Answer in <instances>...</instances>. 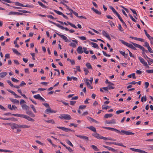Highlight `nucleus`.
I'll return each mask as SVG.
<instances>
[{"mask_svg": "<svg viewBox=\"0 0 153 153\" xmlns=\"http://www.w3.org/2000/svg\"><path fill=\"white\" fill-rule=\"evenodd\" d=\"M90 44L92 45H93L92 47L95 48H96L97 49H98L99 48L98 45L96 43L92 42H90Z\"/></svg>", "mask_w": 153, "mask_h": 153, "instance_id": "25", "label": "nucleus"}, {"mask_svg": "<svg viewBox=\"0 0 153 153\" xmlns=\"http://www.w3.org/2000/svg\"><path fill=\"white\" fill-rule=\"evenodd\" d=\"M83 70H84V71L85 72V75H87L88 73L89 72L88 70L86 68H83Z\"/></svg>", "mask_w": 153, "mask_h": 153, "instance_id": "43", "label": "nucleus"}, {"mask_svg": "<svg viewBox=\"0 0 153 153\" xmlns=\"http://www.w3.org/2000/svg\"><path fill=\"white\" fill-rule=\"evenodd\" d=\"M30 107L33 110V111L34 113H36V111L35 108L34 106L33 105H30Z\"/></svg>", "mask_w": 153, "mask_h": 153, "instance_id": "51", "label": "nucleus"}, {"mask_svg": "<svg viewBox=\"0 0 153 153\" xmlns=\"http://www.w3.org/2000/svg\"><path fill=\"white\" fill-rule=\"evenodd\" d=\"M54 11L57 14L59 15H62V14H63V13L59 11H58V10H54Z\"/></svg>", "mask_w": 153, "mask_h": 153, "instance_id": "40", "label": "nucleus"}, {"mask_svg": "<svg viewBox=\"0 0 153 153\" xmlns=\"http://www.w3.org/2000/svg\"><path fill=\"white\" fill-rule=\"evenodd\" d=\"M119 52L123 56H128V54H125V52H123L122 51H120Z\"/></svg>", "mask_w": 153, "mask_h": 153, "instance_id": "48", "label": "nucleus"}, {"mask_svg": "<svg viewBox=\"0 0 153 153\" xmlns=\"http://www.w3.org/2000/svg\"><path fill=\"white\" fill-rule=\"evenodd\" d=\"M59 118L61 119H65L68 120H70L71 119V118L70 115L68 114H61L59 116Z\"/></svg>", "mask_w": 153, "mask_h": 153, "instance_id": "5", "label": "nucleus"}, {"mask_svg": "<svg viewBox=\"0 0 153 153\" xmlns=\"http://www.w3.org/2000/svg\"><path fill=\"white\" fill-rule=\"evenodd\" d=\"M138 59L140 62L145 66H148L147 63L145 61L143 58L140 56L138 57Z\"/></svg>", "mask_w": 153, "mask_h": 153, "instance_id": "10", "label": "nucleus"}, {"mask_svg": "<svg viewBox=\"0 0 153 153\" xmlns=\"http://www.w3.org/2000/svg\"><path fill=\"white\" fill-rule=\"evenodd\" d=\"M87 118L88 120H89L91 122H94V121H95L94 119H93V118H91L90 117H87Z\"/></svg>", "mask_w": 153, "mask_h": 153, "instance_id": "52", "label": "nucleus"}, {"mask_svg": "<svg viewBox=\"0 0 153 153\" xmlns=\"http://www.w3.org/2000/svg\"><path fill=\"white\" fill-rule=\"evenodd\" d=\"M71 12L70 13H67V14H70V16L71 18L73 17V16L72 15V13H73V12H74L75 11H74L73 10L71 9H70V10H69Z\"/></svg>", "mask_w": 153, "mask_h": 153, "instance_id": "41", "label": "nucleus"}, {"mask_svg": "<svg viewBox=\"0 0 153 153\" xmlns=\"http://www.w3.org/2000/svg\"><path fill=\"white\" fill-rule=\"evenodd\" d=\"M112 131H114L117 133H120L122 135L123 134L127 135H134V133L131 132L126 131L125 130H121L120 131L118 130L113 128Z\"/></svg>", "mask_w": 153, "mask_h": 153, "instance_id": "3", "label": "nucleus"}, {"mask_svg": "<svg viewBox=\"0 0 153 153\" xmlns=\"http://www.w3.org/2000/svg\"><path fill=\"white\" fill-rule=\"evenodd\" d=\"M144 46L147 48L148 51L149 52L153 53V50L150 47L149 44L147 42H145Z\"/></svg>", "mask_w": 153, "mask_h": 153, "instance_id": "6", "label": "nucleus"}, {"mask_svg": "<svg viewBox=\"0 0 153 153\" xmlns=\"http://www.w3.org/2000/svg\"><path fill=\"white\" fill-rule=\"evenodd\" d=\"M12 80L14 82H19V80H17L13 77L11 78Z\"/></svg>", "mask_w": 153, "mask_h": 153, "instance_id": "55", "label": "nucleus"}, {"mask_svg": "<svg viewBox=\"0 0 153 153\" xmlns=\"http://www.w3.org/2000/svg\"><path fill=\"white\" fill-rule=\"evenodd\" d=\"M15 5L18 6H22V7H31V6L29 5V4H27L26 5H23V4H21L20 3H19V2H16L15 3Z\"/></svg>", "mask_w": 153, "mask_h": 153, "instance_id": "13", "label": "nucleus"}, {"mask_svg": "<svg viewBox=\"0 0 153 153\" xmlns=\"http://www.w3.org/2000/svg\"><path fill=\"white\" fill-rule=\"evenodd\" d=\"M40 97V95L39 94L35 95L33 96V97L36 99L39 100Z\"/></svg>", "mask_w": 153, "mask_h": 153, "instance_id": "42", "label": "nucleus"}, {"mask_svg": "<svg viewBox=\"0 0 153 153\" xmlns=\"http://www.w3.org/2000/svg\"><path fill=\"white\" fill-rule=\"evenodd\" d=\"M144 31L145 32V34L146 36L150 40H153V37H151L147 33L146 30H144Z\"/></svg>", "mask_w": 153, "mask_h": 153, "instance_id": "20", "label": "nucleus"}, {"mask_svg": "<svg viewBox=\"0 0 153 153\" xmlns=\"http://www.w3.org/2000/svg\"><path fill=\"white\" fill-rule=\"evenodd\" d=\"M102 34L104 36L107 38L108 40H111V38L109 36V34H108L104 30H103L102 31Z\"/></svg>", "mask_w": 153, "mask_h": 153, "instance_id": "16", "label": "nucleus"}, {"mask_svg": "<svg viewBox=\"0 0 153 153\" xmlns=\"http://www.w3.org/2000/svg\"><path fill=\"white\" fill-rule=\"evenodd\" d=\"M57 128L60 129H61L63 131H64L65 132H67L69 131H72V130L69 128H65L63 127L57 126Z\"/></svg>", "mask_w": 153, "mask_h": 153, "instance_id": "12", "label": "nucleus"}, {"mask_svg": "<svg viewBox=\"0 0 153 153\" xmlns=\"http://www.w3.org/2000/svg\"><path fill=\"white\" fill-rule=\"evenodd\" d=\"M106 123L107 124H111L116 123L115 120L114 119H112L111 120L106 122Z\"/></svg>", "mask_w": 153, "mask_h": 153, "instance_id": "21", "label": "nucleus"}, {"mask_svg": "<svg viewBox=\"0 0 153 153\" xmlns=\"http://www.w3.org/2000/svg\"><path fill=\"white\" fill-rule=\"evenodd\" d=\"M114 84L112 83H109V84L108 85V87L109 89H113L114 88Z\"/></svg>", "mask_w": 153, "mask_h": 153, "instance_id": "24", "label": "nucleus"}, {"mask_svg": "<svg viewBox=\"0 0 153 153\" xmlns=\"http://www.w3.org/2000/svg\"><path fill=\"white\" fill-rule=\"evenodd\" d=\"M25 85H26V83L24 81H22L20 85V86H23Z\"/></svg>", "mask_w": 153, "mask_h": 153, "instance_id": "56", "label": "nucleus"}, {"mask_svg": "<svg viewBox=\"0 0 153 153\" xmlns=\"http://www.w3.org/2000/svg\"><path fill=\"white\" fill-rule=\"evenodd\" d=\"M82 49L83 48L79 46L77 49V53L79 54L82 53L83 52Z\"/></svg>", "mask_w": 153, "mask_h": 153, "instance_id": "18", "label": "nucleus"}, {"mask_svg": "<svg viewBox=\"0 0 153 153\" xmlns=\"http://www.w3.org/2000/svg\"><path fill=\"white\" fill-rule=\"evenodd\" d=\"M112 131H114L117 133H120L122 135L123 134L127 135H134V133L131 132L126 131L125 130H121L120 131L118 130L113 128Z\"/></svg>", "mask_w": 153, "mask_h": 153, "instance_id": "2", "label": "nucleus"}, {"mask_svg": "<svg viewBox=\"0 0 153 153\" xmlns=\"http://www.w3.org/2000/svg\"><path fill=\"white\" fill-rule=\"evenodd\" d=\"M108 149L109 150L111 151H112L113 152H115L116 151V150L115 149H113V148L110 147H109V146L108 147Z\"/></svg>", "mask_w": 153, "mask_h": 153, "instance_id": "54", "label": "nucleus"}, {"mask_svg": "<svg viewBox=\"0 0 153 153\" xmlns=\"http://www.w3.org/2000/svg\"><path fill=\"white\" fill-rule=\"evenodd\" d=\"M45 112L47 114H49L50 113H55L56 112V111H55L51 110V108L49 107L45 110Z\"/></svg>", "mask_w": 153, "mask_h": 153, "instance_id": "14", "label": "nucleus"}, {"mask_svg": "<svg viewBox=\"0 0 153 153\" xmlns=\"http://www.w3.org/2000/svg\"><path fill=\"white\" fill-rule=\"evenodd\" d=\"M17 128V124L15 123H13L12 125L11 128L13 129Z\"/></svg>", "mask_w": 153, "mask_h": 153, "instance_id": "35", "label": "nucleus"}, {"mask_svg": "<svg viewBox=\"0 0 153 153\" xmlns=\"http://www.w3.org/2000/svg\"><path fill=\"white\" fill-rule=\"evenodd\" d=\"M146 71L149 74L153 73V69L146 70Z\"/></svg>", "mask_w": 153, "mask_h": 153, "instance_id": "53", "label": "nucleus"}, {"mask_svg": "<svg viewBox=\"0 0 153 153\" xmlns=\"http://www.w3.org/2000/svg\"><path fill=\"white\" fill-rule=\"evenodd\" d=\"M32 112L30 110V108H29L27 109H26V113L27 114L29 115L31 114Z\"/></svg>", "mask_w": 153, "mask_h": 153, "instance_id": "37", "label": "nucleus"}, {"mask_svg": "<svg viewBox=\"0 0 153 153\" xmlns=\"http://www.w3.org/2000/svg\"><path fill=\"white\" fill-rule=\"evenodd\" d=\"M66 149H67L68 150V151L70 152H73V150L70 147H68L66 146Z\"/></svg>", "mask_w": 153, "mask_h": 153, "instance_id": "57", "label": "nucleus"}, {"mask_svg": "<svg viewBox=\"0 0 153 153\" xmlns=\"http://www.w3.org/2000/svg\"><path fill=\"white\" fill-rule=\"evenodd\" d=\"M45 121L46 122L51 123L52 124H54L55 123V122L53 120H45Z\"/></svg>", "mask_w": 153, "mask_h": 153, "instance_id": "30", "label": "nucleus"}, {"mask_svg": "<svg viewBox=\"0 0 153 153\" xmlns=\"http://www.w3.org/2000/svg\"><path fill=\"white\" fill-rule=\"evenodd\" d=\"M76 68L77 71L79 72H80L81 71L80 67L79 66H76Z\"/></svg>", "mask_w": 153, "mask_h": 153, "instance_id": "61", "label": "nucleus"}, {"mask_svg": "<svg viewBox=\"0 0 153 153\" xmlns=\"http://www.w3.org/2000/svg\"><path fill=\"white\" fill-rule=\"evenodd\" d=\"M38 3L42 7L46 8V7L40 1H38Z\"/></svg>", "mask_w": 153, "mask_h": 153, "instance_id": "46", "label": "nucleus"}, {"mask_svg": "<svg viewBox=\"0 0 153 153\" xmlns=\"http://www.w3.org/2000/svg\"><path fill=\"white\" fill-rule=\"evenodd\" d=\"M84 79V81L86 83L87 86H91V85L89 83V82H90L89 80L87 79Z\"/></svg>", "mask_w": 153, "mask_h": 153, "instance_id": "31", "label": "nucleus"}, {"mask_svg": "<svg viewBox=\"0 0 153 153\" xmlns=\"http://www.w3.org/2000/svg\"><path fill=\"white\" fill-rule=\"evenodd\" d=\"M12 50L13 52L16 55H20L21 54L20 53H19L16 49L15 48H13Z\"/></svg>", "mask_w": 153, "mask_h": 153, "instance_id": "32", "label": "nucleus"}, {"mask_svg": "<svg viewBox=\"0 0 153 153\" xmlns=\"http://www.w3.org/2000/svg\"><path fill=\"white\" fill-rule=\"evenodd\" d=\"M110 107L108 105H103L102 106V109H105L106 110L108 108H110Z\"/></svg>", "mask_w": 153, "mask_h": 153, "instance_id": "34", "label": "nucleus"}, {"mask_svg": "<svg viewBox=\"0 0 153 153\" xmlns=\"http://www.w3.org/2000/svg\"><path fill=\"white\" fill-rule=\"evenodd\" d=\"M130 10L132 12L133 14H135L136 16H137V14L135 10L130 8Z\"/></svg>", "mask_w": 153, "mask_h": 153, "instance_id": "58", "label": "nucleus"}, {"mask_svg": "<svg viewBox=\"0 0 153 153\" xmlns=\"http://www.w3.org/2000/svg\"><path fill=\"white\" fill-rule=\"evenodd\" d=\"M149 85V83L148 82H145V88H147Z\"/></svg>", "mask_w": 153, "mask_h": 153, "instance_id": "63", "label": "nucleus"}, {"mask_svg": "<svg viewBox=\"0 0 153 153\" xmlns=\"http://www.w3.org/2000/svg\"><path fill=\"white\" fill-rule=\"evenodd\" d=\"M103 140H110L114 141L116 140L115 139H113V138H111V137H104Z\"/></svg>", "mask_w": 153, "mask_h": 153, "instance_id": "33", "label": "nucleus"}, {"mask_svg": "<svg viewBox=\"0 0 153 153\" xmlns=\"http://www.w3.org/2000/svg\"><path fill=\"white\" fill-rule=\"evenodd\" d=\"M148 62L149 65H151L152 63H153V59L149 58L147 60Z\"/></svg>", "mask_w": 153, "mask_h": 153, "instance_id": "39", "label": "nucleus"}, {"mask_svg": "<svg viewBox=\"0 0 153 153\" xmlns=\"http://www.w3.org/2000/svg\"><path fill=\"white\" fill-rule=\"evenodd\" d=\"M30 127V126L25 125H18L17 128H25Z\"/></svg>", "mask_w": 153, "mask_h": 153, "instance_id": "15", "label": "nucleus"}, {"mask_svg": "<svg viewBox=\"0 0 153 153\" xmlns=\"http://www.w3.org/2000/svg\"><path fill=\"white\" fill-rule=\"evenodd\" d=\"M131 43L133 44L135 47H136L140 49L141 50L143 51L142 54H143L144 58L146 59V58H147L148 59L149 58V57H148L147 55L145 53V52L146 53L148 52V51L147 50H145L144 48L141 45L137 44L131 42Z\"/></svg>", "mask_w": 153, "mask_h": 153, "instance_id": "1", "label": "nucleus"}, {"mask_svg": "<svg viewBox=\"0 0 153 153\" xmlns=\"http://www.w3.org/2000/svg\"><path fill=\"white\" fill-rule=\"evenodd\" d=\"M129 16L130 17L131 19L133 21L136 22V20L133 18V16L130 14L129 15Z\"/></svg>", "mask_w": 153, "mask_h": 153, "instance_id": "62", "label": "nucleus"}, {"mask_svg": "<svg viewBox=\"0 0 153 153\" xmlns=\"http://www.w3.org/2000/svg\"><path fill=\"white\" fill-rule=\"evenodd\" d=\"M9 99L14 104H19V101L16 99H13L12 98H10Z\"/></svg>", "mask_w": 153, "mask_h": 153, "instance_id": "19", "label": "nucleus"}, {"mask_svg": "<svg viewBox=\"0 0 153 153\" xmlns=\"http://www.w3.org/2000/svg\"><path fill=\"white\" fill-rule=\"evenodd\" d=\"M21 106L22 107V108L23 109H27V108H29V107L28 106H27V105H26L25 104H22L21 105Z\"/></svg>", "mask_w": 153, "mask_h": 153, "instance_id": "28", "label": "nucleus"}, {"mask_svg": "<svg viewBox=\"0 0 153 153\" xmlns=\"http://www.w3.org/2000/svg\"><path fill=\"white\" fill-rule=\"evenodd\" d=\"M7 74L6 72H2L0 73V76L2 78L4 77Z\"/></svg>", "mask_w": 153, "mask_h": 153, "instance_id": "26", "label": "nucleus"}, {"mask_svg": "<svg viewBox=\"0 0 153 153\" xmlns=\"http://www.w3.org/2000/svg\"><path fill=\"white\" fill-rule=\"evenodd\" d=\"M86 66L89 69H92V67L90 63L89 62H87L86 64Z\"/></svg>", "mask_w": 153, "mask_h": 153, "instance_id": "27", "label": "nucleus"}, {"mask_svg": "<svg viewBox=\"0 0 153 153\" xmlns=\"http://www.w3.org/2000/svg\"><path fill=\"white\" fill-rule=\"evenodd\" d=\"M86 107V106L85 105H80L79 107V108L80 109H83Z\"/></svg>", "mask_w": 153, "mask_h": 153, "instance_id": "60", "label": "nucleus"}, {"mask_svg": "<svg viewBox=\"0 0 153 153\" xmlns=\"http://www.w3.org/2000/svg\"><path fill=\"white\" fill-rule=\"evenodd\" d=\"M91 147L95 151H98L99 150V149L97 148V147L95 146L92 145L91 146Z\"/></svg>", "mask_w": 153, "mask_h": 153, "instance_id": "36", "label": "nucleus"}, {"mask_svg": "<svg viewBox=\"0 0 153 153\" xmlns=\"http://www.w3.org/2000/svg\"><path fill=\"white\" fill-rule=\"evenodd\" d=\"M71 41L73 42H71L70 44L69 45L73 48H75L76 47V45L78 44L77 41L76 39L72 40Z\"/></svg>", "mask_w": 153, "mask_h": 153, "instance_id": "8", "label": "nucleus"}, {"mask_svg": "<svg viewBox=\"0 0 153 153\" xmlns=\"http://www.w3.org/2000/svg\"><path fill=\"white\" fill-rule=\"evenodd\" d=\"M56 34L59 36H60L61 38H62L64 40H65V42H70L71 41L69 40L66 36L63 35L59 34V33H56Z\"/></svg>", "mask_w": 153, "mask_h": 153, "instance_id": "9", "label": "nucleus"}, {"mask_svg": "<svg viewBox=\"0 0 153 153\" xmlns=\"http://www.w3.org/2000/svg\"><path fill=\"white\" fill-rule=\"evenodd\" d=\"M76 136L77 137H79L83 139H85L86 140H88V138L86 136L81 135H76Z\"/></svg>", "mask_w": 153, "mask_h": 153, "instance_id": "17", "label": "nucleus"}, {"mask_svg": "<svg viewBox=\"0 0 153 153\" xmlns=\"http://www.w3.org/2000/svg\"><path fill=\"white\" fill-rule=\"evenodd\" d=\"M7 82L8 83V84L11 86L13 87L14 86L13 84L11 82L10 80H7Z\"/></svg>", "mask_w": 153, "mask_h": 153, "instance_id": "59", "label": "nucleus"}, {"mask_svg": "<svg viewBox=\"0 0 153 153\" xmlns=\"http://www.w3.org/2000/svg\"><path fill=\"white\" fill-rule=\"evenodd\" d=\"M92 135L93 136H94L97 139H102L103 140L104 137L101 136L98 133H93L92 134Z\"/></svg>", "mask_w": 153, "mask_h": 153, "instance_id": "11", "label": "nucleus"}, {"mask_svg": "<svg viewBox=\"0 0 153 153\" xmlns=\"http://www.w3.org/2000/svg\"><path fill=\"white\" fill-rule=\"evenodd\" d=\"M86 128L90 129L91 130L94 131L95 133L96 132V128L93 126H91L89 127H87Z\"/></svg>", "mask_w": 153, "mask_h": 153, "instance_id": "22", "label": "nucleus"}, {"mask_svg": "<svg viewBox=\"0 0 153 153\" xmlns=\"http://www.w3.org/2000/svg\"><path fill=\"white\" fill-rule=\"evenodd\" d=\"M130 149L131 150H132V151L136 152L141 153H147V152H146L145 151L140 149H135L134 148H130Z\"/></svg>", "mask_w": 153, "mask_h": 153, "instance_id": "7", "label": "nucleus"}, {"mask_svg": "<svg viewBox=\"0 0 153 153\" xmlns=\"http://www.w3.org/2000/svg\"><path fill=\"white\" fill-rule=\"evenodd\" d=\"M67 23L68 24L70 25L71 27H73L74 28H75V29H77V27L75 25H74V24H72V23H71L70 22H67Z\"/></svg>", "mask_w": 153, "mask_h": 153, "instance_id": "38", "label": "nucleus"}, {"mask_svg": "<svg viewBox=\"0 0 153 153\" xmlns=\"http://www.w3.org/2000/svg\"><path fill=\"white\" fill-rule=\"evenodd\" d=\"M120 41L123 44L125 45L126 46L131 48L132 49L134 50H136V48H135V47L133 44L132 45L131 44H129L125 42L123 40L121 39H120Z\"/></svg>", "mask_w": 153, "mask_h": 153, "instance_id": "4", "label": "nucleus"}, {"mask_svg": "<svg viewBox=\"0 0 153 153\" xmlns=\"http://www.w3.org/2000/svg\"><path fill=\"white\" fill-rule=\"evenodd\" d=\"M91 9L95 13L97 14L100 15L101 14V13L100 11H98L97 9H95L94 7L92 8Z\"/></svg>", "mask_w": 153, "mask_h": 153, "instance_id": "23", "label": "nucleus"}, {"mask_svg": "<svg viewBox=\"0 0 153 153\" xmlns=\"http://www.w3.org/2000/svg\"><path fill=\"white\" fill-rule=\"evenodd\" d=\"M109 7L110 9L112 10L114 14H115L117 12L114 8H113L112 6H110Z\"/></svg>", "mask_w": 153, "mask_h": 153, "instance_id": "44", "label": "nucleus"}, {"mask_svg": "<svg viewBox=\"0 0 153 153\" xmlns=\"http://www.w3.org/2000/svg\"><path fill=\"white\" fill-rule=\"evenodd\" d=\"M108 22L110 23V25L112 26H114L115 25L114 23H113L110 20H109L108 21Z\"/></svg>", "mask_w": 153, "mask_h": 153, "instance_id": "64", "label": "nucleus"}, {"mask_svg": "<svg viewBox=\"0 0 153 153\" xmlns=\"http://www.w3.org/2000/svg\"><path fill=\"white\" fill-rule=\"evenodd\" d=\"M78 37L80 39L82 40H85L86 39V38L84 36H78Z\"/></svg>", "mask_w": 153, "mask_h": 153, "instance_id": "50", "label": "nucleus"}, {"mask_svg": "<svg viewBox=\"0 0 153 153\" xmlns=\"http://www.w3.org/2000/svg\"><path fill=\"white\" fill-rule=\"evenodd\" d=\"M26 119L29 121L32 122H34V120L32 118H31L30 117L28 116Z\"/></svg>", "mask_w": 153, "mask_h": 153, "instance_id": "47", "label": "nucleus"}, {"mask_svg": "<svg viewBox=\"0 0 153 153\" xmlns=\"http://www.w3.org/2000/svg\"><path fill=\"white\" fill-rule=\"evenodd\" d=\"M124 111V110H119L117 111L116 112V113L117 114H119L120 113L123 112Z\"/></svg>", "mask_w": 153, "mask_h": 153, "instance_id": "49", "label": "nucleus"}, {"mask_svg": "<svg viewBox=\"0 0 153 153\" xmlns=\"http://www.w3.org/2000/svg\"><path fill=\"white\" fill-rule=\"evenodd\" d=\"M66 141L67 143L70 146H72V147L73 146V145L72 144V143L71 142V141L69 140H66Z\"/></svg>", "mask_w": 153, "mask_h": 153, "instance_id": "45", "label": "nucleus"}, {"mask_svg": "<svg viewBox=\"0 0 153 153\" xmlns=\"http://www.w3.org/2000/svg\"><path fill=\"white\" fill-rule=\"evenodd\" d=\"M113 116V115L112 114H105L104 117L105 118H107L109 117H112Z\"/></svg>", "mask_w": 153, "mask_h": 153, "instance_id": "29", "label": "nucleus"}]
</instances>
